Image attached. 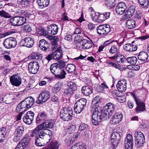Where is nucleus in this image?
<instances>
[{
	"label": "nucleus",
	"instance_id": "obj_30",
	"mask_svg": "<svg viewBox=\"0 0 149 149\" xmlns=\"http://www.w3.org/2000/svg\"><path fill=\"white\" fill-rule=\"evenodd\" d=\"M24 100L26 103L27 108L28 109L33 105L35 102L34 99L32 97H27Z\"/></svg>",
	"mask_w": 149,
	"mask_h": 149
},
{
	"label": "nucleus",
	"instance_id": "obj_5",
	"mask_svg": "<svg viewBox=\"0 0 149 149\" xmlns=\"http://www.w3.org/2000/svg\"><path fill=\"white\" fill-rule=\"evenodd\" d=\"M115 107L113 104L108 103L105 106L103 111L101 108L102 113L106 119L109 118L114 112Z\"/></svg>",
	"mask_w": 149,
	"mask_h": 149
},
{
	"label": "nucleus",
	"instance_id": "obj_11",
	"mask_svg": "<svg viewBox=\"0 0 149 149\" xmlns=\"http://www.w3.org/2000/svg\"><path fill=\"white\" fill-rule=\"evenodd\" d=\"M133 96L137 105V107L136 108V112L139 113L145 110L146 109L144 103L140 100L137 97L135 94H133Z\"/></svg>",
	"mask_w": 149,
	"mask_h": 149
},
{
	"label": "nucleus",
	"instance_id": "obj_21",
	"mask_svg": "<svg viewBox=\"0 0 149 149\" xmlns=\"http://www.w3.org/2000/svg\"><path fill=\"white\" fill-rule=\"evenodd\" d=\"M39 45L40 49L45 52L49 51V44L44 39L40 40L39 42Z\"/></svg>",
	"mask_w": 149,
	"mask_h": 149
},
{
	"label": "nucleus",
	"instance_id": "obj_62",
	"mask_svg": "<svg viewBox=\"0 0 149 149\" xmlns=\"http://www.w3.org/2000/svg\"><path fill=\"white\" fill-rule=\"evenodd\" d=\"M109 64L111 65L112 66L114 67L119 70H121V67L119 65H117L116 63L111 62H109Z\"/></svg>",
	"mask_w": 149,
	"mask_h": 149
},
{
	"label": "nucleus",
	"instance_id": "obj_38",
	"mask_svg": "<svg viewBox=\"0 0 149 149\" xmlns=\"http://www.w3.org/2000/svg\"><path fill=\"white\" fill-rule=\"evenodd\" d=\"M66 75V73L64 70L61 69L55 77L56 78L63 79L65 78Z\"/></svg>",
	"mask_w": 149,
	"mask_h": 149
},
{
	"label": "nucleus",
	"instance_id": "obj_18",
	"mask_svg": "<svg viewBox=\"0 0 149 149\" xmlns=\"http://www.w3.org/2000/svg\"><path fill=\"white\" fill-rule=\"evenodd\" d=\"M133 139L132 135L128 134L125 139V149H132Z\"/></svg>",
	"mask_w": 149,
	"mask_h": 149
},
{
	"label": "nucleus",
	"instance_id": "obj_24",
	"mask_svg": "<svg viewBox=\"0 0 149 149\" xmlns=\"http://www.w3.org/2000/svg\"><path fill=\"white\" fill-rule=\"evenodd\" d=\"M29 138L24 137L22 141H21L18 144L15 149H23L26 147L29 143Z\"/></svg>",
	"mask_w": 149,
	"mask_h": 149
},
{
	"label": "nucleus",
	"instance_id": "obj_64",
	"mask_svg": "<svg viewBox=\"0 0 149 149\" xmlns=\"http://www.w3.org/2000/svg\"><path fill=\"white\" fill-rule=\"evenodd\" d=\"M88 127L87 125L84 124V123H81L79 127V130H82Z\"/></svg>",
	"mask_w": 149,
	"mask_h": 149
},
{
	"label": "nucleus",
	"instance_id": "obj_58",
	"mask_svg": "<svg viewBox=\"0 0 149 149\" xmlns=\"http://www.w3.org/2000/svg\"><path fill=\"white\" fill-rule=\"evenodd\" d=\"M18 105L20 106V107H22L24 109V111H26L28 109V108H27L26 104V103H25L24 100H23Z\"/></svg>",
	"mask_w": 149,
	"mask_h": 149
},
{
	"label": "nucleus",
	"instance_id": "obj_29",
	"mask_svg": "<svg viewBox=\"0 0 149 149\" xmlns=\"http://www.w3.org/2000/svg\"><path fill=\"white\" fill-rule=\"evenodd\" d=\"M81 45L84 49H88L92 47V44L89 40L84 39L81 42Z\"/></svg>",
	"mask_w": 149,
	"mask_h": 149
},
{
	"label": "nucleus",
	"instance_id": "obj_39",
	"mask_svg": "<svg viewBox=\"0 0 149 149\" xmlns=\"http://www.w3.org/2000/svg\"><path fill=\"white\" fill-rule=\"evenodd\" d=\"M24 127L22 126H18L15 130V133L17 135L22 136L24 132Z\"/></svg>",
	"mask_w": 149,
	"mask_h": 149
},
{
	"label": "nucleus",
	"instance_id": "obj_41",
	"mask_svg": "<svg viewBox=\"0 0 149 149\" xmlns=\"http://www.w3.org/2000/svg\"><path fill=\"white\" fill-rule=\"evenodd\" d=\"M116 61L120 64L123 63L126 61V58L123 55H118L116 56Z\"/></svg>",
	"mask_w": 149,
	"mask_h": 149
},
{
	"label": "nucleus",
	"instance_id": "obj_45",
	"mask_svg": "<svg viewBox=\"0 0 149 149\" xmlns=\"http://www.w3.org/2000/svg\"><path fill=\"white\" fill-rule=\"evenodd\" d=\"M37 2L39 6L44 7L47 6L49 3V1H37Z\"/></svg>",
	"mask_w": 149,
	"mask_h": 149
},
{
	"label": "nucleus",
	"instance_id": "obj_42",
	"mask_svg": "<svg viewBox=\"0 0 149 149\" xmlns=\"http://www.w3.org/2000/svg\"><path fill=\"white\" fill-rule=\"evenodd\" d=\"M126 61L129 64L134 65L136 63L137 59L136 57L132 56L127 58L126 59Z\"/></svg>",
	"mask_w": 149,
	"mask_h": 149
},
{
	"label": "nucleus",
	"instance_id": "obj_32",
	"mask_svg": "<svg viewBox=\"0 0 149 149\" xmlns=\"http://www.w3.org/2000/svg\"><path fill=\"white\" fill-rule=\"evenodd\" d=\"M54 64H52L50 68L52 72L54 75L55 77L58 73L59 72L61 69L57 67Z\"/></svg>",
	"mask_w": 149,
	"mask_h": 149
},
{
	"label": "nucleus",
	"instance_id": "obj_63",
	"mask_svg": "<svg viewBox=\"0 0 149 149\" xmlns=\"http://www.w3.org/2000/svg\"><path fill=\"white\" fill-rule=\"evenodd\" d=\"M21 3L22 6L24 7H26L29 5V1H21Z\"/></svg>",
	"mask_w": 149,
	"mask_h": 149
},
{
	"label": "nucleus",
	"instance_id": "obj_8",
	"mask_svg": "<svg viewBox=\"0 0 149 149\" xmlns=\"http://www.w3.org/2000/svg\"><path fill=\"white\" fill-rule=\"evenodd\" d=\"M50 97V93L48 91H43L39 94L36 102L39 104H42L47 100Z\"/></svg>",
	"mask_w": 149,
	"mask_h": 149
},
{
	"label": "nucleus",
	"instance_id": "obj_56",
	"mask_svg": "<svg viewBox=\"0 0 149 149\" xmlns=\"http://www.w3.org/2000/svg\"><path fill=\"white\" fill-rule=\"evenodd\" d=\"M54 64L56 65V66L60 69H62L65 66V62L61 61H60L57 63H54Z\"/></svg>",
	"mask_w": 149,
	"mask_h": 149
},
{
	"label": "nucleus",
	"instance_id": "obj_3",
	"mask_svg": "<svg viewBox=\"0 0 149 149\" xmlns=\"http://www.w3.org/2000/svg\"><path fill=\"white\" fill-rule=\"evenodd\" d=\"M32 15L27 13H22L21 16L15 17L12 18L10 22L14 26H19L23 24L26 22V17L29 18Z\"/></svg>",
	"mask_w": 149,
	"mask_h": 149
},
{
	"label": "nucleus",
	"instance_id": "obj_31",
	"mask_svg": "<svg viewBox=\"0 0 149 149\" xmlns=\"http://www.w3.org/2000/svg\"><path fill=\"white\" fill-rule=\"evenodd\" d=\"M81 92L84 95H88L92 93V91L89 86H85L82 87Z\"/></svg>",
	"mask_w": 149,
	"mask_h": 149
},
{
	"label": "nucleus",
	"instance_id": "obj_49",
	"mask_svg": "<svg viewBox=\"0 0 149 149\" xmlns=\"http://www.w3.org/2000/svg\"><path fill=\"white\" fill-rule=\"evenodd\" d=\"M110 138L111 140H119L120 139L119 134L117 132H114L111 134Z\"/></svg>",
	"mask_w": 149,
	"mask_h": 149
},
{
	"label": "nucleus",
	"instance_id": "obj_44",
	"mask_svg": "<svg viewBox=\"0 0 149 149\" xmlns=\"http://www.w3.org/2000/svg\"><path fill=\"white\" fill-rule=\"evenodd\" d=\"M110 13L109 12H105L103 14L101 13L100 17H101L102 22L109 17Z\"/></svg>",
	"mask_w": 149,
	"mask_h": 149
},
{
	"label": "nucleus",
	"instance_id": "obj_4",
	"mask_svg": "<svg viewBox=\"0 0 149 149\" xmlns=\"http://www.w3.org/2000/svg\"><path fill=\"white\" fill-rule=\"evenodd\" d=\"M72 115L73 111L70 107H64L60 112V118L64 121L71 120Z\"/></svg>",
	"mask_w": 149,
	"mask_h": 149
},
{
	"label": "nucleus",
	"instance_id": "obj_55",
	"mask_svg": "<svg viewBox=\"0 0 149 149\" xmlns=\"http://www.w3.org/2000/svg\"><path fill=\"white\" fill-rule=\"evenodd\" d=\"M142 6L147 8L149 5L148 1H138Z\"/></svg>",
	"mask_w": 149,
	"mask_h": 149
},
{
	"label": "nucleus",
	"instance_id": "obj_57",
	"mask_svg": "<svg viewBox=\"0 0 149 149\" xmlns=\"http://www.w3.org/2000/svg\"><path fill=\"white\" fill-rule=\"evenodd\" d=\"M116 98L117 100L120 103H124L126 100L125 96H121L120 95Z\"/></svg>",
	"mask_w": 149,
	"mask_h": 149
},
{
	"label": "nucleus",
	"instance_id": "obj_36",
	"mask_svg": "<svg viewBox=\"0 0 149 149\" xmlns=\"http://www.w3.org/2000/svg\"><path fill=\"white\" fill-rule=\"evenodd\" d=\"M84 108L79 104L76 102L74 104V111L76 113H80L84 109Z\"/></svg>",
	"mask_w": 149,
	"mask_h": 149
},
{
	"label": "nucleus",
	"instance_id": "obj_15",
	"mask_svg": "<svg viewBox=\"0 0 149 149\" xmlns=\"http://www.w3.org/2000/svg\"><path fill=\"white\" fill-rule=\"evenodd\" d=\"M34 43L33 39L29 37H27L22 40L20 42L21 46L31 47Z\"/></svg>",
	"mask_w": 149,
	"mask_h": 149
},
{
	"label": "nucleus",
	"instance_id": "obj_51",
	"mask_svg": "<svg viewBox=\"0 0 149 149\" xmlns=\"http://www.w3.org/2000/svg\"><path fill=\"white\" fill-rule=\"evenodd\" d=\"M108 86L104 83L101 84L99 87V91L100 92H103L104 91L105 89L108 88Z\"/></svg>",
	"mask_w": 149,
	"mask_h": 149
},
{
	"label": "nucleus",
	"instance_id": "obj_1",
	"mask_svg": "<svg viewBox=\"0 0 149 149\" xmlns=\"http://www.w3.org/2000/svg\"><path fill=\"white\" fill-rule=\"evenodd\" d=\"M54 124V120H47L32 130L30 136L32 137L35 136L36 146H43L50 141L52 136V132L47 128H52Z\"/></svg>",
	"mask_w": 149,
	"mask_h": 149
},
{
	"label": "nucleus",
	"instance_id": "obj_25",
	"mask_svg": "<svg viewBox=\"0 0 149 149\" xmlns=\"http://www.w3.org/2000/svg\"><path fill=\"white\" fill-rule=\"evenodd\" d=\"M47 115L45 112H41L38 114L36 120L37 123L39 124L44 121L47 118Z\"/></svg>",
	"mask_w": 149,
	"mask_h": 149
},
{
	"label": "nucleus",
	"instance_id": "obj_46",
	"mask_svg": "<svg viewBox=\"0 0 149 149\" xmlns=\"http://www.w3.org/2000/svg\"><path fill=\"white\" fill-rule=\"evenodd\" d=\"M84 39H83L82 36L77 35L74 38V42L76 44L80 43L81 45V42Z\"/></svg>",
	"mask_w": 149,
	"mask_h": 149
},
{
	"label": "nucleus",
	"instance_id": "obj_33",
	"mask_svg": "<svg viewBox=\"0 0 149 149\" xmlns=\"http://www.w3.org/2000/svg\"><path fill=\"white\" fill-rule=\"evenodd\" d=\"M63 84L60 82H58L53 88L52 91L54 93H57L61 90Z\"/></svg>",
	"mask_w": 149,
	"mask_h": 149
},
{
	"label": "nucleus",
	"instance_id": "obj_43",
	"mask_svg": "<svg viewBox=\"0 0 149 149\" xmlns=\"http://www.w3.org/2000/svg\"><path fill=\"white\" fill-rule=\"evenodd\" d=\"M119 51V47L117 45H114L111 47L109 50V52L114 54L117 53Z\"/></svg>",
	"mask_w": 149,
	"mask_h": 149
},
{
	"label": "nucleus",
	"instance_id": "obj_34",
	"mask_svg": "<svg viewBox=\"0 0 149 149\" xmlns=\"http://www.w3.org/2000/svg\"><path fill=\"white\" fill-rule=\"evenodd\" d=\"M126 25L128 29H133L135 26V21L133 19H129L127 21Z\"/></svg>",
	"mask_w": 149,
	"mask_h": 149
},
{
	"label": "nucleus",
	"instance_id": "obj_2",
	"mask_svg": "<svg viewBox=\"0 0 149 149\" xmlns=\"http://www.w3.org/2000/svg\"><path fill=\"white\" fill-rule=\"evenodd\" d=\"M91 111L93 112L92 122L94 125H98L101 120L106 119L102 113L101 107H98L95 110H91Z\"/></svg>",
	"mask_w": 149,
	"mask_h": 149
},
{
	"label": "nucleus",
	"instance_id": "obj_14",
	"mask_svg": "<svg viewBox=\"0 0 149 149\" xmlns=\"http://www.w3.org/2000/svg\"><path fill=\"white\" fill-rule=\"evenodd\" d=\"M39 68V63L36 61H33L29 64L28 69L30 73L35 74L37 72Z\"/></svg>",
	"mask_w": 149,
	"mask_h": 149
},
{
	"label": "nucleus",
	"instance_id": "obj_26",
	"mask_svg": "<svg viewBox=\"0 0 149 149\" xmlns=\"http://www.w3.org/2000/svg\"><path fill=\"white\" fill-rule=\"evenodd\" d=\"M138 58L141 62H146L148 58V54L146 52L142 51L139 53Z\"/></svg>",
	"mask_w": 149,
	"mask_h": 149
},
{
	"label": "nucleus",
	"instance_id": "obj_60",
	"mask_svg": "<svg viewBox=\"0 0 149 149\" xmlns=\"http://www.w3.org/2000/svg\"><path fill=\"white\" fill-rule=\"evenodd\" d=\"M131 44H127L123 46L124 49L127 51L131 52Z\"/></svg>",
	"mask_w": 149,
	"mask_h": 149
},
{
	"label": "nucleus",
	"instance_id": "obj_17",
	"mask_svg": "<svg viewBox=\"0 0 149 149\" xmlns=\"http://www.w3.org/2000/svg\"><path fill=\"white\" fill-rule=\"evenodd\" d=\"M10 81L12 85L18 86L21 83L22 79L19 75H14L10 77Z\"/></svg>",
	"mask_w": 149,
	"mask_h": 149
},
{
	"label": "nucleus",
	"instance_id": "obj_48",
	"mask_svg": "<svg viewBox=\"0 0 149 149\" xmlns=\"http://www.w3.org/2000/svg\"><path fill=\"white\" fill-rule=\"evenodd\" d=\"M0 16L6 18L11 17V16L8 13L4 10L0 11Z\"/></svg>",
	"mask_w": 149,
	"mask_h": 149
},
{
	"label": "nucleus",
	"instance_id": "obj_16",
	"mask_svg": "<svg viewBox=\"0 0 149 149\" xmlns=\"http://www.w3.org/2000/svg\"><path fill=\"white\" fill-rule=\"evenodd\" d=\"M126 8V4L124 2L122 1L119 3L116 6V12L118 15H121L124 13Z\"/></svg>",
	"mask_w": 149,
	"mask_h": 149
},
{
	"label": "nucleus",
	"instance_id": "obj_22",
	"mask_svg": "<svg viewBox=\"0 0 149 149\" xmlns=\"http://www.w3.org/2000/svg\"><path fill=\"white\" fill-rule=\"evenodd\" d=\"M116 87L120 91H125L127 89L126 81L125 79L120 80L117 84Z\"/></svg>",
	"mask_w": 149,
	"mask_h": 149
},
{
	"label": "nucleus",
	"instance_id": "obj_53",
	"mask_svg": "<svg viewBox=\"0 0 149 149\" xmlns=\"http://www.w3.org/2000/svg\"><path fill=\"white\" fill-rule=\"evenodd\" d=\"M77 102L80 105L84 108L86 104L87 100L86 99L82 98L80 99L79 100L77 101Z\"/></svg>",
	"mask_w": 149,
	"mask_h": 149
},
{
	"label": "nucleus",
	"instance_id": "obj_47",
	"mask_svg": "<svg viewBox=\"0 0 149 149\" xmlns=\"http://www.w3.org/2000/svg\"><path fill=\"white\" fill-rule=\"evenodd\" d=\"M58 146L57 144L55 142H53L50 145L43 149H58Z\"/></svg>",
	"mask_w": 149,
	"mask_h": 149
},
{
	"label": "nucleus",
	"instance_id": "obj_27",
	"mask_svg": "<svg viewBox=\"0 0 149 149\" xmlns=\"http://www.w3.org/2000/svg\"><path fill=\"white\" fill-rule=\"evenodd\" d=\"M100 98L98 96L95 97L93 99L91 105V110H95V109L98 107H100L98 106L99 104L100 103Z\"/></svg>",
	"mask_w": 149,
	"mask_h": 149
},
{
	"label": "nucleus",
	"instance_id": "obj_12",
	"mask_svg": "<svg viewBox=\"0 0 149 149\" xmlns=\"http://www.w3.org/2000/svg\"><path fill=\"white\" fill-rule=\"evenodd\" d=\"M68 88L65 90L64 94L69 96L72 95L77 89L76 84L73 81H69L68 84Z\"/></svg>",
	"mask_w": 149,
	"mask_h": 149
},
{
	"label": "nucleus",
	"instance_id": "obj_54",
	"mask_svg": "<svg viewBox=\"0 0 149 149\" xmlns=\"http://www.w3.org/2000/svg\"><path fill=\"white\" fill-rule=\"evenodd\" d=\"M111 145L112 147V149H115L118 146L119 143V140H111Z\"/></svg>",
	"mask_w": 149,
	"mask_h": 149
},
{
	"label": "nucleus",
	"instance_id": "obj_7",
	"mask_svg": "<svg viewBox=\"0 0 149 149\" xmlns=\"http://www.w3.org/2000/svg\"><path fill=\"white\" fill-rule=\"evenodd\" d=\"M62 57V50L60 47H58L54 52L49 54L46 57V58L48 61L52 59L58 60L61 59Z\"/></svg>",
	"mask_w": 149,
	"mask_h": 149
},
{
	"label": "nucleus",
	"instance_id": "obj_23",
	"mask_svg": "<svg viewBox=\"0 0 149 149\" xmlns=\"http://www.w3.org/2000/svg\"><path fill=\"white\" fill-rule=\"evenodd\" d=\"M58 28L56 24H52L47 28V33H45V34H49L55 35L57 33Z\"/></svg>",
	"mask_w": 149,
	"mask_h": 149
},
{
	"label": "nucleus",
	"instance_id": "obj_59",
	"mask_svg": "<svg viewBox=\"0 0 149 149\" xmlns=\"http://www.w3.org/2000/svg\"><path fill=\"white\" fill-rule=\"evenodd\" d=\"M65 40L69 41H70L72 40V37L70 33H67L65 37Z\"/></svg>",
	"mask_w": 149,
	"mask_h": 149
},
{
	"label": "nucleus",
	"instance_id": "obj_9",
	"mask_svg": "<svg viewBox=\"0 0 149 149\" xmlns=\"http://www.w3.org/2000/svg\"><path fill=\"white\" fill-rule=\"evenodd\" d=\"M3 44L6 48L9 49L15 47L17 45V42L15 38L10 37L4 40Z\"/></svg>",
	"mask_w": 149,
	"mask_h": 149
},
{
	"label": "nucleus",
	"instance_id": "obj_13",
	"mask_svg": "<svg viewBox=\"0 0 149 149\" xmlns=\"http://www.w3.org/2000/svg\"><path fill=\"white\" fill-rule=\"evenodd\" d=\"M34 115L33 112L31 111H28L23 118L24 122L27 124H31L33 120Z\"/></svg>",
	"mask_w": 149,
	"mask_h": 149
},
{
	"label": "nucleus",
	"instance_id": "obj_20",
	"mask_svg": "<svg viewBox=\"0 0 149 149\" xmlns=\"http://www.w3.org/2000/svg\"><path fill=\"white\" fill-rule=\"evenodd\" d=\"M123 119V115L119 113H117L112 117L110 122L111 124H117L120 123Z\"/></svg>",
	"mask_w": 149,
	"mask_h": 149
},
{
	"label": "nucleus",
	"instance_id": "obj_28",
	"mask_svg": "<svg viewBox=\"0 0 149 149\" xmlns=\"http://www.w3.org/2000/svg\"><path fill=\"white\" fill-rule=\"evenodd\" d=\"M101 13H95L94 11H92L91 14V17L95 21L97 22H102V19L100 17Z\"/></svg>",
	"mask_w": 149,
	"mask_h": 149
},
{
	"label": "nucleus",
	"instance_id": "obj_52",
	"mask_svg": "<svg viewBox=\"0 0 149 149\" xmlns=\"http://www.w3.org/2000/svg\"><path fill=\"white\" fill-rule=\"evenodd\" d=\"M70 149H86V146L83 144H77V146L72 147Z\"/></svg>",
	"mask_w": 149,
	"mask_h": 149
},
{
	"label": "nucleus",
	"instance_id": "obj_19",
	"mask_svg": "<svg viewBox=\"0 0 149 149\" xmlns=\"http://www.w3.org/2000/svg\"><path fill=\"white\" fill-rule=\"evenodd\" d=\"M135 9V8L134 6H130L126 11L125 14L123 16V20H125L131 17L134 13Z\"/></svg>",
	"mask_w": 149,
	"mask_h": 149
},
{
	"label": "nucleus",
	"instance_id": "obj_35",
	"mask_svg": "<svg viewBox=\"0 0 149 149\" xmlns=\"http://www.w3.org/2000/svg\"><path fill=\"white\" fill-rule=\"evenodd\" d=\"M7 132V130L5 127H3L0 129V142L3 141Z\"/></svg>",
	"mask_w": 149,
	"mask_h": 149
},
{
	"label": "nucleus",
	"instance_id": "obj_40",
	"mask_svg": "<svg viewBox=\"0 0 149 149\" xmlns=\"http://www.w3.org/2000/svg\"><path fill=\"white\" fill-rule=\"evenodd\" d=\"M76 68L75 66L73 64H68L66 67V70L69 72H72L75 71Z\"/></svg>",
	"mask_w": 149,
	"mask_h": 149
},
{
	"label": "nucleus",
	"instance_id": "obj_37",
	"mask_svg": "<svg viewBox=\"0 0 149 149\" xmlns=\"http://www.w3.org/2000/svg\"><path fill=\"white\" fill-rule=\"evenodd\" d=\"M31 57L32 59L36 60H41L42 58V55L40 53L34 52L31 54Z\"/></svg>",
	"mask_w": 149,
	"mask_h": 149
},
{
	"label": "nucleus",
	"instance_id": "obj_10",
	"mask_svg": "<svg viewBox=\"0 0 149 149\" xmlns=\"http://www.w3.org/2000/svg\"><path fill=\"white\" fill-rule=\"evenodd\" d=\"M97 29V33L100 35H106L111 31L110 26L108 24L100 25Z\"/></svg>",
	"mask_w": 149,
	"mask_h": 149
},
{
	"label": "nucleus",
	"instance_id": "obj_50",
	"mask_svg": "<svg viewBox=\"0 0 149 149\" xmlns=\"http://www.w3.org/2000/svg\"><path fill=\"white\" fill-rule=\"evenodd\" d=\"M105 4L109 8H111L116 5L115 3L113 1H106Z\"/></svg>",
	"mask_w": 149,
	"mask_h": 149
},
{
	"label": "nucleus",
	"instance_id": "obj_61",
	"mask_svg": "<svg viewBox=\"0 0 149 149\" xmlns=\"http://www.w3.org/2000/svg\"><path fill=\"white\" fill-rule=\"evenodd\" d=\"M112 94L115 97H117L120 95V91L118 90H114L112 92Z\"/></svg>",
	"mask_w": 149,
	"mask_h": 149
},
{
	"label": "nucleus",
	"instance_id": "obj_6",
	"mask_svg": "<svg viewBox=\"0 0 149 149\" xmlns=\"http://www.w3.org/2000/svg\"><path fill=\"white\" fill-rule=\"evenodd\" d=\"M136 146L137 148L143 146L145 142L144 136L140 131H137L134 133Z\"/></svg>",
	"mask_w": 149,
	"mask_h": 149
}]
</instances>
